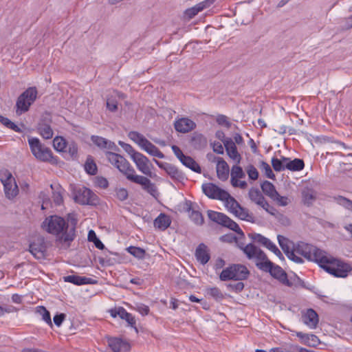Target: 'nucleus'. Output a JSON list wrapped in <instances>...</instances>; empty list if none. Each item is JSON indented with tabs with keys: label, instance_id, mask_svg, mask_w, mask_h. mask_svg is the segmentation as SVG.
<instances>
[{
	"label": "nucleus",
	"instance_id": "obj_1",
	"mask_svg": "<svg viewBox=\"0 0 352 352\" xmlns=\"http://www.w3.org/2000/svg\"><path fill=\"white\" fill-rule=\"evenodd\" d=\"M293 252L294 256H291L290 260L296 263H302V256L308 261L317 263L320 267L336 277L345 278L352 270L349 264L304 242L297 243Z\"/></svg>",
	"mask_w": 352,
	"mask_h": 352
},
{
	"label": "nucleus",
	"instance_id": "obj_2",
	"mask_svg": "<svg viewBox=\"0 0 352 352\" xmlns=\"http://www.w3.org/2000/svg\"><path fill=\"white\" fill-rule=\"evenodd\" d=\"M105 155L108 161L122 173L127 179L141 185L152 196L157 195L155 185L147 177L136 175L135 169L124 157L113 152H107Z\"/></svg>",
	"mask_w": 352,
	"mask_h": 352
},
{
	"label": "nucleus",
	"instance_id": "obj_3",
	"mask_svg": "<svg viewBox=\"0 0 352 352\" xmlns=\"http://www.w3.org/2000/svg\"><path fill=\"white\" fill-rule=\"evenodd\" d=\"M41 228L47 233L56 236L60 242H70L74 239V229L68 230V223L59 216L52 215L46 217Z\"/></svg>",
	"mask_w": 352,
	"mask_h": 352
},
{
	"label": "nucleus",
	"instance_id": "obj_4",
	"mask_svg": "<svg viewBox=\"0 0 352 352\" xmlns=\"http://www.w3.org/2000/svg\"><path fill=\"white\" fill-rule=\"evenodd\" d=\"M28 144L34 157L38 161L54 163V157L50 148L41 143L37 138H28Z\"/></svg>",
	"mask_w": 352,
	"mask_h": 352
},
{
	"label": "nucleus",
	"instance_id": "obj_5",
	"mask_svg": "<svg viewBox=\"0 0 352 352\" xmlns=\"http://www.w3.org/2000/svg\"><path fill=\"white\" fill-rule=\"evenodd\" d=\"M129 138L148 155L160 159L164 157L163 153L161 152L156 146L148 141L142 134L136 131H131L129 133Z\"/></svg>",
	"mask_w": 352,
	"mask_h": 352
},
{
	"label": "nucleus",
	"instance_id": "obj_6",
	"mask_svg": "<svg viewBox=\"0 0 352 352\" xmlns=\"http://www.w3.org/2000/svg\"><path fill=\"white\" fill-rule=\"evenodd\" d=\"M38 91L35 87H30L17 98L16 113L19 116L27 112L37 98Z\"/></svg>",
	"mask_w": 352,
	"mask_h": 352
},
{
	"label": "nucleus",
	"instance_id": "obj_7",
	"mask_svg": "<svg viewBox=\"0 0 352 352\" xmlns=\"http://www.w3.org/2000/svg\"><path fill=\"white\" fill-rule=\"evenodd\" d=\"M256 266L265 272H269L272 276L278 280L282 284L292 287V283L287 278L286 272L278 265H274L269 260L264 262H258Z\"/></svg>",
	"mask_w": 352,
	"mask_h": 352
},
{
	"label": "nucleus",
	"instance_id": "obj_8",
	"mask_svg": "<svg viewBox=\"0 0 352 352\" xmlns=\"http://www.w3.org/2000/svg\"><path fill=\"white\" fill-rule=\"evenodd\" d=\"M250 272L245 265L234 264L224 269L219 278L223 281L229 280H242L248 278Z\"/></svg>",
	"mask_w": 352,
	"mask_h": 352
},
{
	"label": "nucleus",
	"instance_id": "obj_9",
	"mask_svg": "<svg viewBox=\"0 0 352 352\" xmlns=\"http://www.w3.org/2000/svg\"><path fill=\"white\" fill-rule=\"evenodd\" d=\"M0 180L3 186L6 197L9 199L15 198L19 194V188L12 173L8 170L1 171Z\"/></svg>",
	"mask_w": 352,
	"mask_h": 352
},
{
	"label": "nucleus",
	"instance_id": "obj_10",
	"mask_svg": "<svg viewBox=\"0 0 352 352\" xmlns=\"http://www.w3.org/2000/svg\"><path fill=\"white\" fill-rule=\"evenodd\" d=\"M227 195L225 199L221 200L224 201L226 208L236 217L242 220L250 221L252 216L249 214L248 210L242 208L228 192Z\"/></svg>",
	"mask_w": 352,
	"mask_h": 352
},
{
	"label": "nucleus",
	"instance_id": "obj_11",
	"mask_svg": "<svg viewBox=\"0 0 352 352\" xmlns=\"http://www.w3.org/2000/svg\"><path fill=\"white\" fill-rule=\"evenodd\" d=\"M208 216L211 221L227 227L238 234H243V232L238 224L226 214L213 210H208Z\"/></svg>",
	"mask_w": 352,
	"mask_h": 352
},
{
	"label": "nucleus",
	"instance_id": "obj_12",
	"mask_svg": "<svg viewBox=\"0 0 352 352\" xmlns=\"http://www.w3.org/2000/svg\"><path fill=\"white\" fill-rule=\"evenodd\" d=\"M74 199L76 202L85 204H94L97 201L96 195L89 188L85 187L79 188L74 192Z\"/></svg>",
	"mask_w": 352,
	"mask_h": 352
},
{
	"label": "nucleus",
	"instance_id": "obj_13",
	"mask_svg": "<svg viewBox=\"0 0 352 352\" xmlns=\"http://www.w3.org/2000/svg\"><path fill=\"white\" fill-rule=\"evenodd\" d=\"M139 171L143 174L151 176L153 165L150 160L142 153L138 152L131 158Z\"/></svg>",
	"mask_w": 352,
	"mask_h": 352
},
{
	"label": "nucleus",
	"instance_id": "obj_14",
	"mask_svg": "<svg viewBox=\"0 0 352 352\" xmlns=\"http://www.w3.org/2000/svg\"><path fill=\"white\" fill-rule=\"evenodd\" d=\"M245 177V173L241 166L234 165L232 167L230 183L233 187L245 189L248 186L247 182L244 180H241V179H244Z\"/></svg>",
	"mask_w": 352,
	"mask_h": 352
},
{
	"label": "nucleus",
	"instance_id": "obj_15",
	"mask_svg": "<svg viewBox=\"0 0 352 352\" xmlns=\"http://www.w3.org/2000/svg\"><path fill=\"white\" fill-rule=\"evenodd\" d=\"M204 193L210 199L221 200L227 197V191L212 183H206L201 186Z\"/></svg>",
	"mask_w": 352,
	"mask_h": 352
},
{
	"label": "nucleus",
	"instance_id": "obj_16",
	"mask_svg": "<svg viewBox=\"0 0 352 352\" xmlns=\"http://www.w3.org/2000/svg\"><path fill=\"white\" fill-rule=\"evenodd\" d=\"M301 320L310 329H315L318 327L319 317L313 309H306L301 311Z\"/></svg>",
	"mask_w": 352,
	"mask_h": 352
},
{
	"label": "nucleus",
	"instance_id": "obj_17",
	"mask_svg": "<svg viewBox=\"0 0 352 352\" xmlns=\"http://www.w3.org/2000/svg\"><path fill=\"white\" fill-rule=\"evenodd\" d=\"M243 252L248 258L255 260L256 264L258 262H264L268 260L265 253L253 244L250 243L247 245L243 248Z\"/></svg>",
	"mask_w": 352,
	"mask_h": 352
},
{
	"label": "nucleus",
	"instance_id": "obj_18",
	"mask_svg": "<svg viewBox=\"0 0 352 352\" xmlns=\"http://www.w3.org/2000/svg\"><path fill=\"white\" fill-rule=\"evenodd\" d=\"M154 162L160 168L164 170L166 173L173 179L177 181H182L184 179V175L175 166L166 162H161L156 160H154Z\"/></svg>",
	"mask_w": 352,
	"mask_h": 352
},
{
	"label": "nucleus",
	"instance_id": "obj_19",
	"mask_svg": "<svg viewBox=\"0 0 352 352\" xmlns=\"http://www.w3.org/2000/svg\"><path fill=\"white\" fill-rule=\"evenodd\" d=\"M174 127L177 131L186 133L192 131L196 127V124L188 118H180L175 120Z\"/></svg>",
	"mask_w": 352,
	"mask_h": 352
},
{
	"label": "nucleus",
	"instance_id": "obj_20",
	"mask_svg": "<svg viewBox=\"0 0 352 352\" xmlns=\"http://www.w3.org/2000/svg\"><path fill=\"white\" fill-rule=\"evenodd\" d=\"M108 344L113 352H129L131 350L130 343L121 338H110L108 340Z\"/></svg>",
	"mask_w": 352,
	"mask_h": 352
},
{
	"label": "nucleus",
	"instance_id": "obj_21",
	"mask_svg": "<svg viewBox=\"0 0 352 352\" xmlns=\"http://www.w3.org/2000/svg\"><path fill=\"white\" fill-rule=\"evenodd\" d=\"M214 0H205L196 4L195 6L188 8L184 12V16L188 19H192L199 12H201L205 8L209 7L214 3Z\"/></svg>",
	"mask_w": 352,
	"mask_h": 352
},
{
	"label": "nucleus",
	"instance_id": "obj_22",
	"mask_svg": "<svg viewBox=\"0 0 352 352\" xmlns=\"http://www.w3.org/2000/svg\"><path fill=\"white\" fill-rule=\"evenodd\" d=\"M223 144L228 155L236 164H239L241 160V157L237 151V148L234 142H233L231 138H227L223 140Z\"/></svg>",
	"mask_w": 352,
	"mask_h": 352
},
{
	"label": "nucleus",
	"instance_id": "obj_23",
	"mask_svg": "<svg viewBox=\"0 0 352 352\" xmlns=\"http://www.w3.org/2000/svg\"><path fill=\"white\" fill-rule=\"evenodd\" d=\"M30 252L37 259H42L45 256L46 246L42 239L34 241L30 245Z\"/></svg>",
	"mask_w": 352,
	"mask_h": 352
},
{
	"label": "nucleus",
	"instance_id": "obj_24",
	"mask_svg": "<svg viewBox=\"0 0 352 352\" xmlns=\"http://www.w3.org/2000/svg\"><path fill=\"white\" fill-rule=\"evenodd\" d=\"M217 175L221 181H226L229 175V166L226 162L221 157L217 158Z\"/></svg>",
	"mask_w": 352,
	"mask_h": 352
},
{
	"label": "nucleus",
	"instance_id": "obj_25",
	"mask_svg": "<svg viewBox=\"0 0 352 352\" xmlns=\"http://www.w3.org/2000/svg\"><path fill=\"white\" fill-rule=\"evenodd\" d=\"M195 257L198 262L201 265L206 264L210 258L209 250L204 243L198 245L195 250Z\"/></svg>",
	"mask_w": 352,
	"mask_h": 352
},
{
	"label": "nucleus",
	"instance_id": "obj_26",
	"mask_svg": "<svg viewBox=\"0 0 352 352\" xmlns=\"http://www.w3.org/2000/svg\"><path fill=\"white\" fill-rule=\"evenodd\" d=\"M277 239L279 245L290 259L291 256H294L293 248H294L295 245L287 238L282 235H278Z\"/></svg>",
	"mask_w": 352,
	"mask_h": 352
},
{
	"label": "nucleus",
	"instance_id": "obj_27",
	"mask_svg": "<svg viewBox=\"0 0 352 352\" xmlns=\"http://www.w3.org/2000/svg\"><path fill=\"white\" fill-rule=\"evenodd\" d=\"M285 162H286L285 163V167L290 171H300L305 167L303 160L298 158L292 160L290 158L287 157V160H285Z\"/></svg>",
	"mask_w": 352,
	"mask_h": 352
},
{
	"label": "nucleus",
	"instance_id": "obj_28",
	"mask_svg": "<svg viewBox=\"0 0 352 352\" xmlns=\"http://www.w3.org/2000/svg\"><path fill=\"white\" fill-rule=\"evenodd\" d=\"M296 336L302 340V342L309 346H316L319 343V339L314 334L297 332Z\"/></svg>",
	"mask_w": 352,
	"mask_h": 352
},
{
	"label": "nucleus",
	"instance_id": "obj_29",
	"mask_svg": "<svg viewBox=\"0 0 352 352\" xmlns=\"http://www.w3.org/2000/svg\"><path fill=\"white\" fill-rule=\"evenodd\" d=\"M91 139L97 146L101 148L114 149L116 148V145L113 142L109 141L104 138L92 135Z\"/></svg>",
	"mask_w": 352,
	"mask_h": 352
},
{
	"label": "nucleus",
	"instance_id": "obj_30",
	"mask_svg": "<svg viewBox=\"0 0 352 352\" xmlns=\"http://www.w3.org/2000/svg\"><path fill=\"white\" fill-rule=\"evenodd\" d=\"M50 187L53 190L52 199L54 204L56 206H60L63 202L64 190L58 184H51Z\"/></svg>",
	"mask_w": 352,
	"mask_h": 352
},
{
	"label": "nucleus",
	"instance_id": "obj_31",
	"mask_svg": "<svg viewBox=\"0 0 352 352\" xmlns=\"http://www.w3.org/2000/svg\"><path fill=\"white\" fill-rule=\"evenodd\" d=\"M170 219L166 214L164 213H161L154 221L155 227L164 230L168 227H169L170 224Z\"/></svg>",
	"mask_w": 352,
	"mask_h": 352
},
{
	"label": "nucleus",
	"instance_id": "obj_32",
	"mask_svg": "<svg viewBox=\"0 0 352 352\" xmlns=\"http://www.w3.org/2000/svg\"><path fill=\"white\" fill-rule=\"evenodd\" d=\"M180 162L183 165L191 169L196 173H201V168L199 165L190 156L184 155Z\"/></svg>",
	"mask_w": 352,
	"mask_h": 352
},
{
	"label": "nucleus",
	"instance_id": "obj_33",
	"mask_svg": "<svg viewBox=\"0 0 352 352\" xmlns=\"http://www.w3.org/2000/svg\"><path fill=\"white\" fill-rule=\"evenodd\" d=\"M39 134L46 140L51 139L53 137L54 131L51 126L45 123H40L38 126Z\"/></svg>",
	"mask_w": 352,
	"mask_h": 352
},
{
	"label": "nucleus",
	"instance_id": "obj_34",
	"mask_svg": "<svg viewBox=\"0 0 352 352\" xmlns=\"http://www.w3.org/2000/svg\"><path fill=\"white\" fill-rule=\"evenodd\" d=\"M64 280L77 285L89 283V278L76 275H69L64 277Z\"/></svg>",
	"mask_w": 352,
	"mask_h": 352
},
{
	"label": "nucleus",
	"instance_id": "obj_35",
	"mask_svg": "<svg viewBox=\"0 0 352 352\" xmlns=\"http://www.w3.org/2000/svg\"><path fill=\"white\" fill-rule=\"evenodd\" d=\"M261 189L263 192L272 199L274 196L277 195L278 192L276 191L274 186L268 181H265L261 184Z\"/></svg>",
	"mask_w": 352,
	"mask_h": 352
},
{
	"label": "nucleus",
	"instance_id": "obj_36",
	"mask_svg": "<svg viewBox=\"0 0 352 352\" xmlns=\"http://www.w3.org/2000/svg\"><path fill=\"white\" fill-rule=\"evenodd\" d=\"M67 142L65 138L60 136H56L53 140V146L54 149L60 153L65 152L67 149Z\"/></svg>",
	"mask_w": 352,
	"mask_h": 352
},
{
	"label": "nucleus",
	"instance_id": "obj_37",
	"mask_svg": "<svg viewBox=\"0 0 352 352\" xmlns=\"http://www.w3.org/2000/svg\"><path fill=\"white\" fill-rule=\"evenodd\" d=\"M248 195L250 199L258 206H260L261 204H262V202L265 199L264 197L263 196L260 190L257 188H251L249 190Z\"/></svg>",
	"mask_w": 352,
	"mask_h": 352
},
{
	"label": "nucleus",
	"instance_id": "obj_38",
	"mask_svg": "<svg viewBox=\"0 0 352 352\" xmlns=\"http://www.w3.org/2000/svg\"><path fill=\"white\" fill-rule=\"evenodd\" d=\"M285 160H287V157L283 156H281L279 159L276 157L272 159V165L275 171L280 172L286 170Z\"/></svg>",
	"mask_w": 352,
	"mask_h": 352
},
{
	"label": "nucleus",
	"instance_id": "obj_39",
	"mask_svg": "<svg viewBox=\"0 0 352 352\" xmlns=\"http://www.w3.org/2000/svg\"><path fill=\"white\" fill-rule=\"evenodd\" d=\"M88 240L94 243L95 246L99 250H103L104 248V245L101 242V241L97 237L95 232L92 230H89L88 232Z\"/></svg>",
	"mask_w": 352,
	"mask_h": 352
},
{
	"label": "nucleus",
	"instance_id": "obj_40",
	"mask_svg": "<svg viewBox=\"0 0 352 352\" xmlns=\"http://www.w3.org/2000/svg\"><path fill=\"white\" fill-rule=\"evenodd\" d=\"M260 168L268 178L272 179L275 178V175L270 166L267 162L262 161L260 164Z\"/></svg>",
	"mask_w": 352,
	"mask_h": 352
},
{
	"label": "nucleus",
	"instance_id": "obj_41",
	"mask_svg": "<svg viewBox=\"0 0 352 352\" xmlns=\"http://www.w3.org/2000/svg\"><path fill=\"white\" fill-rule=\"evenodd\" d=\"M127 251L131 255L138 258H144L145 254V251L143 249L138 247L130 246L127 248Z\"/></svg>",
	"mask_w": 352,
	"mask_h": 352
},
{
	"label": "nucleus",
	"instance_id": "obj_42",
	"mask_svg": "<svg viewBox=\"0 0 352 352\" xmlns=\"http://www.w3.org/2000/svg\"><path fill=\"white\" fill-rule=\"evenodd\" d=\"M190 218L197 225H201L204 223L203 216L199 211L192 210L190 213Z\"/></svg>",
	"mask_w": 352,
	"mask_h": 352
},
{
	"label": "nucleus",
	"instance_id": "obj_43",
	"mask_svg": "<svg viewBox=\"0 0 352 352\" xmlns=\"http://www.w3.org/2000/svg\"><path fill=\"white\" fill-rule=\"evenodd\" d=\"M115 196L120 201H124L128 198V190L124 188H117L115 189Z\"/></svg>",
	"mask_w": 352,
	"mask_h": 352
},
{
	"label": "nucleus",
	"instance_id": "obj_44",
	"mask_svg": "<svg viewBox=\"0 0 352 352\" xmlns=\"http://www.w3.org/2000/svg\"><path fill=\"white\" fill-rule=\"evenodd\" d=\"M206 293L208 295L212 296L216 300H219L223 298V294L221 292L220 289L217 287H210L206 289Z\"/></svg>",
	"mask_w": 352,
	"mask_h": 352
},
{
	"label": "nucleus",
	"instance_id": "obj_45",
	"mask_svg": "<svg viewBox=\"0 0 352 352\" xmlns=\"http://www.w3.org/2000/svg\"><path fill=\"white\" fill-rule=\"evenodd\" d=\"M251 237L254 241L262 244L265 247L269 245V243L271 241L269 239L260 234H252Z\"/></svg>",
	"mask_w": 352,
	"mask_h": 352
},
{
	"label": "nucleus",
	"instance_id": "obj_46",
	"mask_svg": "<svg viewBox=\"0 0 352 352\" xmlns=\"http://www.w3.org/2000/svg\"><path fill=\"white\" fill-rule=\"evenodd\" d=\"M251 237L254 241L262 244L265 247L269 245V243L271 241L269 239L260 234H252Z\"/></svg>",
	"mask_w": 352,
	"mask_h": 352
},
{
	"label": "nucleus",
	"instance_id": "obj_47",
	"mask_svg": "<svg viewBox=\"0 0 352 352\" xmlns=\"http://www.w3.org/2000/svg\"><path fill=\"white\" fill-rule=\"evenodd\" d=\"M65 152L68 153V154L72 157H75L78 153V146L77 144L74 142H69L67 144V149Z\"/></svg>",
	"mask_w": 352,
	"mask_h": 352
},
{
	"label": "nucleus",
	"instance_id": "obj_48",
	"mask_svg": "<svg viewBox=\"0 0 352 352\" xmlns=\"http://www.w3.org/2000/svg\"><path fill=\"white\" fill-rule=\"evenodd\" d=\"M38 312L42 316V319L48 324L52 325L50 312L44 307H38Z\"/></svg>",
	"mask_w": 352,
	"mask_h": 352
},
{
	"label": "nucleus",
	"instance_id": "obj_49",
	"mask_svg": "<svg viewBox=\"0 0 352 352\" xmlns=\"http://www.w3.org/2000/svg\"><path fill=\"white\" fill-rule=\"evenodd\" d=\"M247 174L252 180H256L258 177V172L257 169L252 164L248 165L246 168Z\"/></svg>",
	"mask_w": 352,
	"mask_h": 352
},
{
	"label": "nucleus",
	"instance_id": "obj_50",
	"mask_svg": "<svg viewBox=\"0 0 352 352\" xmlns=\"http://www.w3.org/2000/svg\"><path fill=\"white\" fill-rule=\"evenodd\" d=\"M85 169L86 172L90 175H95L97 171L96 164L92 161L87 160L85 164Z\"/></svg>",
	"mask_w": 352,
	"mask_h": 352
},
{
	"label": "nucleus",
	"instance_id": "obj_51",
	"mask_svg": "<svg viewBox=\"0 0 352 352\" xmlns=\"http://www.w3.org/2000/svg\"><path fill=\"white\" fill-rule=\"evenodd\" d=\"M272 199L274 201H276L278 206H286L290 202V201L287 197L280 196L278 194V192H277V195L274 196Z\"/></svg>",
	"mask_w": 352,
	"mask_h": 352
},
{
	"label": "nucleus",
	"instance_id": "obj_52",
	"mask_svg": "<svg viewBox=\"0 0 352 352\" xmlns=\"http://www.w3.org/2000/svg\"><path fill=\"white\" fill-rule=\"evenodd\" d=\"M129 312H127L126 309H124L123 307H118L115 310H112L111 312V316L114 318L116 316H119L122 320L126 318Z\"/></svg>",
	"mask_w": 352,
	"mask_h": 352
},
{
	"label": "nucleus",
	"instance_id": "obj_53",
	"mask_svg": "<svg viewBox=\"0 0 352 352\" xmlns=\"http://www.w3.org/2000/svg\"><path fill=\"white\" fill-rule=\"evenodd\" d=\"M134 309L138 311L142 316H146L149 313V307L142 303H137L134 307Z\"/></svg>",
	"mask_w": 352,
	"mask_h": 352
},
{
	"label": "nucleus",
	"instance_id": "obj_54",
	"mask_svg": "<svg viewBox=\"0 0 352 352\" xmlns=\"http://www.w3.org/2000/svg\"><path fill=\"white\" fill-rule=\"evenodd\" d=\"M119 144L122 148L129 155L131 159L136 154L138 151H136L130 144L124 143L121 141L119 142Z\"/></svg>",
	"mask_w": 352,
	"mask_h": 352
},
{
	"label": "nucleus",
	"instance_id": "obj_55",
	"mask_svg": "<svg viewBox=\"0 0 352 352\" xmlns=\"http://www.w3.org/2000/svg\"><path fill=\"white\" fill-rule=\"evenodd\" d=\"M338 203L344 207L345 208L352 211V201L343 197H339L337 199Z\"/></svg>",
	"mask_w": 352,
	"mask_h": 352
},
{
	"label": "nucleus",
	"instance_id": "obj_56",
	"mask_svg": "<svg viewBox=\"0 0 352 352\" xmlns=\"http://www.w3.org/2000/svg\"><path fill=\"white\" fill-rule=\"evenodd\" d=\"M314 199V197L309 190H305L302 192V200L305 204H311Z\"/></svg>",
	"mask_w": 352,
	"mask_h": 352
},
{
	"label": "nucleus",
	"instance_id": "obj_57",
	"mask_svg": "<svg viewBox=\"0 0 352 352\" xmlns=\"http://www.w3.org/2000/svg\"><path fill=\"white\" fill-rule=\"evenodd\" d=\"M265 248H267L268 250H270L271 252H272L278 258L283 257V254H282L281 252L279 250V249L277 248V246L272 241H270L269 243V245H267Z\"/></svg>",
	"mask_w": 352,
	"mask_h": 352
},
{
	"label": "nucleus",
	"instance_id": "obj_58",
	"mask_svg": "<svg viewBox=\"0 0 352 352\" xmlns=\"http://www.w3.org/2000/svg\"><path fill=\"white\" fill-rule=\"evenodd\" d=\"M107 107L110 111H116L118 109L117 101L112 98H107Z\"/></svg>",
	"mask_w": 352,
	"mask_h": 352
},
{
	"label": "nucleus",
	"instance_id": "obj_59",
	"mask_svg": "<svg viewBox=\"0 0 352 352\" xmlns=\"http://www.w3.org/2000/svg\"><path fill=\"white\" fill-rule=\"evenodd\" d=\"M260 206L270 214L274 215L276 212V209L273 206H270L265 199L263 200L262 204H261Z\"/></svg>",
	"mask_w": 352,
	"mask_h": 352
},
{
	"label": "nucleus",
	"instance_id": "obj_60",
	"mask_svg": "<svg viewBox=\"0 0 352 352\" xmlns=\"http://www.w3.org/2000/svg\"><path fill=\"white\" fill-rule=\"evenodd\" d=\"M124 320L129 324V326L134 328L136 333L138 332V330L135 326L136 320L135 319V317L131 314L129 313Z\"/></svg>",
	"mask_w": 352,
	"mask_h": 352
},
{
	"label": "nucleus",
	"instance_id": "obj_61",
	"mask_svg": "<svg viewBox=\"0 0 352 352\" xmlns=\"http://www.w3.org/2000/svg\"><path fill=\"white\" fill-rule=\"evenodd\" d=\"M214 152L218 154L223 153V147L219 142H214L212 144Z\"/></svg>",
	"mask_w": 352,
	"mask_h": 352
},
{
	"label": "nucleus",
	"instance_id": "obj_62",
	"mask_svg": "<svg viewBox=\"0 0 352 352\" xmlns=\"http://www.w3.org/2000/svg\"><path fill=\"white\" fill-rule=\"evenodd\" d=\"M65 315L64 314H57L56 316H54L53 320H54V324L58 326V327H60L62 324V322H63V320H65Z\"/></svg>",
	"mask_w": 352,
	"mask_h": 352
},
{
	"label": "nucleus",
	"instance_id": "obj_63",
	"mask_svg": "<svg viewBox=\"0 0 352 352\" xmlns=\"http://www.w3.org/2000/svg\"><path fill=\"white\" fill-rule=\"evenodd\" d=\"M172 151L175 155V156L180 160L184 157V154L182 151V150L176 145H173L171 146Z\"/></svg>",
	"mask_w": 352,
	"mask_h": 352
},
{
	"label": "nucleus",
	"instance_id": "obj_64",
	"mask_svg": "<svg viewBox=\"0 0 352 352\" xmlns=\"http://www.w3.org/2000/svg\"><path fill=\"white\" fill-rule=\"evenodd\" d=\"M217 121L221 125H226L227 126L230 125V122L228 121L227 117L223 115L218 116Z\"/></svg>",
	"mask_w": 352,
	"mask_h": 352
}]
</instances>
